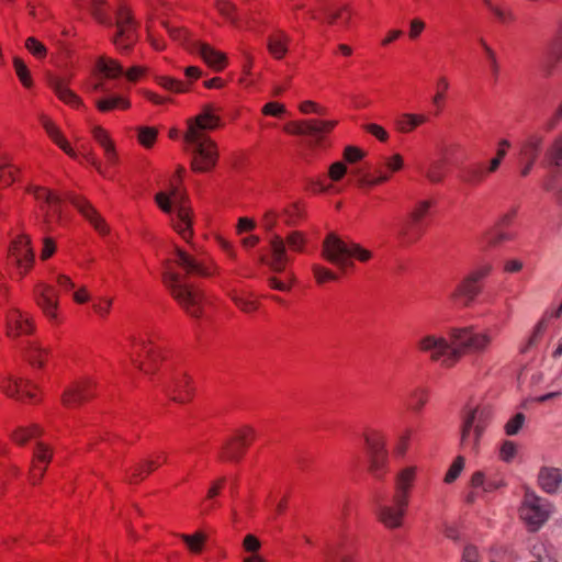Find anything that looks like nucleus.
I'll use <instances>...</instances> for the list:
<instances>
[{"label": "nucleus", "mask_w": 562, "mask_h": 562, "mask_svg": "<svg viewBox=\"0 0 562 562\" xmlns=\"http://www.w3.org/2000/svg\"><path fill=\"white\" fill-rule=\"evenodd\" d=\"M42 434V429L37 425H32L29 428L19 427L13 434L12 439L19 445H25L31 438H35Z\"/></svg>", "instance_id": "obj_41"}, {"label": "nucleus", "mask_w": 562, "mask_h": 562, "mask_svg": "<svg viewBox=\"0 0 562 562\" xmlns=\"http://www.w3.org/2000/svg\"><path fill=\"white\" fill-rule=\"evenodd\" d=\"M481 45L486 54V57L488 59V63H490V68H491V71H492V75L494 77V79L496 80L497 77H498V74H499V65H498V61H497V58H496V54L495 52L486 44L485 41L481 40Z\"/></svg>", "instance_id": "obj_56"}, {"label": "nucleus", "mask_w": 562, "mask_h": 562, "mask_svg": "<svg viewBox=\"0 0 562 562\" xmlns=\"http://www.w3.org/2000/svg\"><path fill=\"white\" fill-rule=\"evenodd\" d=\"M245 448L246 446H243L240 442L236 441L235 438H233L224 445L223 458H226L231 461H238L243 457Z\"/></svg>", "instance_id": "obj_44"}, {"label": "nucleus", "mask_w": 562, "mask_h": 562, "mask_svg": "<svg viewBox=\"0 0 562 562\" xmlns=\"http://www.w3.org/2000/svg\"><path fill=\"white\" fill-rule=\"evenodd\" d=\"M133 344L135 347H138L140 349L142 353H144L146 356L148 366H147V363H145L143 361H138L137 359H132V361L137 366V368L140 371L145 372L146 374H149L151 372V367L154 366V363L157 361V358H158L157 352L154 350L153 347H150L151 341L149 339H144V338H139V339L134 338Z\"/></svg>", "instance_id": "obj_28"}, {"label": "nucleus", "mask_w": 562, "mask_h": 562, "mask_svg": "<svg viewBox=\"0 0 562 562\" xmlns=\"http://www.w3.org/2000/svg\"><path fill=\"white\" fill-rule=\"evenodd\" d=\"M416 477V468L407 467L401 470L395 476V487L394 494L392 497L404 501L406 503L409 502L411 490L415 482Z\"/></svg>", "instance_id": "obj_24"}, {"label": "nucleus", "mask_w": 562, "mask_h": 562, "mask_svg": "<svg viewBox=\"0 0 562 562\" xmlns=\"http://www.w3.org/2000/svg\"><path fill=\"white\" fill-rule=\"evenodd\" d=\"M11 256L15 259V263L23 277L33 266L34 251L31 247V238L29 235H19L11 245Z\"/></svg>", "instance_id": "obj_15"}, {"label": "nucleus", "mask_w": 562, "mask_h": 562, "mask_svg": "<svg viewBox=\"0 0 562 562\" xmlns=\"http://www.w3.org/2000/svg\"><path fill=\"white\" fill-rule=\"evenodd\" d=\"M92 135L103 149L108 148V146L114 145L108 132L100 126L93 127Z\"/></svg>", "instance_id": "obj_62"}, {"label": "nucleus", "mask_w": 562, "mask_h": 562, "mask_svg": "<svg viewBox=\"0 0 562 562\" xmlns=\"http://www.w3.org/2000/svg\"><path fill=\"white\" fill-rule=\"evenodd\" d=\"M25 47L29 52L37 58L46 56V47L35 37H29L25 42Z\"/></svg>", "instance_id": "obj_58"}, {"label": "nucleus", "mask_w": 562, "mask_h": 562, "mask_svg": "<svg viewBox=\"0 0 562 562\" xmlns=\"http://www.w3.org/2000/svg\"><path fill=\"white\" fill-rule=\"evenodd\" d=\"M159 464L153 460H145L136 464L128 479L130 483H135L143 480L151 471H154Z\"/></svg>", "instance_id": "obj_40"}, {"label": "nucleus", "mask_w": 562, "mask_h": 562, "mask_svg": "<svg viewBox=\"0 0 562 562\" xmlns=\"http://www.w3.org/2000/svg\"><path fill=\"white\" fill-rule=\"evenodd\" d=\"M35 299L37 305L48 318H57L56 311L58 307V299L52 286L38 285L35 290Z\"/></svg>", "instance_id": "obj_25"}, {"label": "nucleus", "mask_w": 562, "mask_h": 562, "mask_svg": "<svg viewBox=\"0 0 562 562\" xmlns=\"http://www.w3.org/2000/svg\"><path fill=\"white\" fill-rule=\"evenodd\" d=\"M166 27H167L168 33L170 34V36L173 40L179 41L181 44L186 45L187 48L192 52L193 42H198V41L191 38V36L187 30L170 27V26H166Z\"/></svg>", "instance_id": "obj_49"}, {"label": "nucleus", "mask_w": 562, "mask_h": 562, "mask_svg": "<svg viewBox=\"0 0 562 562\" xmlns=\"http://www.w3.org/2000/svg\"><path fill=\"white\" fill-rule=\"evenodd\" d=\"M369 453V472L376 479L382 480L387 472L389 457L385 449V440L380 435L366 437Z\"/></svg>", "instance_id": "obj_9"}, {"label": "nucleus", "mask_w": 562, "mask_h": 562, "mask_svg": "<svg viewBox=\"0 0 562 562\" xmlns=\"http://www.w3.org/2000/svg\"><path fill=\"white\" fill-rule=\"evenodd\" d=\"M47 82L63 102L75 108L82 105L81 99L74 91L68 89L67 81L64 78L48 75Z\"/></svg>", "instance_id": "obj_26"}, {"label": "nucleus", "mask_w": 562, "mask_h": 562, "mask_svg": "<svg viewBox=\"0 0 562 562\" xmlns=\"http://www.w3.org/2000/svg\"><path fill=\"white\" fill-rule=\"evenodd\" d=\"M215 7L223 16H225L232 23H236V18L234 14L236 11L235 4H233L228 0H216Z\"/></svg>", "instance_id": "obj_53"}, {"label": "nucleus", "mask_w": 562, "mask_h": 562, "mask_svg": "<svg viewBox=\"0 0 562 562\" xmlns=\"http://www.w3.org/2000/svg\"><path fill=\"white\" fill-rule=\"evenodd\" d=\"M411 408L415 412L422 411L424 405L427 403L428 393L425 389H415L411 395Z\"/></svg>", "instance_id": "obj_52"}, {"label": "nucleus", "mask_w": 562, "mask_h": 562, "mask_svg": "<svg viewBox=\"0 0 562 562\" xmlns=\"http://www.w3.org/2000/svg\"><path fill=\"white\" fill-rule=\"evenodd\" d=\"M285 243L290 249L294 251H302L305 244V238L300 232H292L288 235L285 240L279 235L271 236L269 241L271 258L267 261V265L274 272L284 271L285 265L289 261Z\"/></svg>", "instance_id": "obj_8"}, {"label": "nucleus", "mask_w": 562, "mask_h": 562, "mask_svg": "<svg viewBox=\"0 0 562 562\" xmlns=\"http://www.w3.org/2000/svg\"><path fill=\"white\" fill-rule=\"evenodd\" d=\"M42 125L45 128L48 136L70 157H76V153L70 147L69 143L63 137L60 131L55 126V124L48 120L46 116L41 117Z\"/></svg>", "instance_id": "obj_33"}, {"label": "nucleus", "mask_w": 562, "mask_h": 562, "mask_svg": "<svg viewBox=\"0 0 562 562\" xmlns=\"http://www.w3.org/2000/svg\"><path fill=\"white\" fill-rule=\"evenodd\" d=\"M179 537L188 546L189 550L192 553H200L206 540V536L201 531H198L192 536L182 533Z\"/></svg>", "instance_id": "obj_43"}, {"label": "nucleus", "mask_w": 562, "mask_h": 562, "mask_svg": "<svg viewBox=\"0 0 562 562\" xmlns=\"http://www.w3.org/2000/svg\"><path fill=\"white\" fill-rule=\"evenodd\" d=\"M451 339L460 351V358L465 351L483 352L492 342V336L488 333H474L470 327L454 328L451 330Z\"/></svg>", "instance_id": "obj_10"}, {"label": "nucleus", "mask_w": 562, "mask_h": 562, "mask_svg": "<svg viewBox=\"0 0 562 562\" xmlns=\"http://www.w3.org/2000/svg\"><path fill=\"white\" fill-rule=\"evenodd\" d=\"M157 137V130L154 127H139L138 130V140L145 147H150L155 143Z\"/></svg>", "instance_id": "obj_55"}, {"label": "nucleus", "mask_w": 562, "mask_h": 562, "mask_svg": "<svg viewBox=\"0 0 562 562\" xmlns=\"http://www.w3.org/2000/svg\"><path fill=\"white\" fill-rule=\"evenodd\" d=\"M420 171L429 182L440 183L446 177V162L443 160H432L426 168H422Z\"/></svg>", "instance_id": "obj_37"}, {"label": "nucleus", "mask_w": 562, "mask_h": 562, "mask_svg": "<svg viewBox=\"0 0 562 562\" xmlns=\"http://www.w3.org/2000/svg\"><path fill=\"white\" fill-rule=\"evenodd\" d=\"M164 390L172 401L186 403L192 393L190 378L184 373H176L164 383Z\"/></svg>", "instance_id": "obj_17"}, {"label": "nucleus", "mask_w": 562, "mask_h": 562, "mask_svg": "<svg viewBox=\"0 0 562 562\" xmlns=\"http://www.w3.org/2000/svg\"><path fill=\"white\" fill-rule=\"evenodd\" d=\"M220 121L211 104L204 105L200 114L188 120L184 140L190 147L193 171L209 172L215 167L218 159L217 146L205 132L217 128Z\"/></svg>", "instance_id": "obj_1"}, {"label": "nucleus", "mask_w": 562, "mask_h": 562, "mask_svg": "<svg viewBox=\"0 0 562 562\" xmlns=\"http://www.w3.org/2000/svg\"><path fill=\"white\" fill-rule=\"evenodd\" d=\"M490 11L496 16V19L502 23H510L515 20V14L510 9H505L494 4L491 7Z\"/></svg>", "instance_id": "obj_59"}, {"label": "nucleus", "mask_w": 562, "mask_h": 562, "mask_svg": "<svg viewBox=\"0 0 562 562\" xmlns=\"http://www.w3.org/2000/svg\"><path fill=\"white\" fill-rule=\"evenodd\" d=\"M156 81L160 87L170 92L180 93L188 90L187 86L182 81L168 76H159L156 78Z\"/></svg>", "instance_id": "obj_47"}, {"label": "nucleus", "mask_w": 562, "mask_h": 562, "mask_svg": "<svg viewBox=\"0 0 562 562\" xmlns=\"http://www.w3.org/2000/svg\"><path fill=\"white\" fill-rule=\"evenodd\" d=\"M346 172H347V167L341 161L334 162L329 167V170H328L329 178L333 181H339L340 179H342V177L346 175Z\"/></svg>", "instance_id": "obj_63"}, {"label": "nucleus", "mask_w": 562, "mask_h": 562, "mask_svg": "<svg viewBox=\"0 0 562 562\" xmlns=\"http://www.w3.org/2000/svg\"><path fill=\"white\" fill-rule=\"evenodd\" d=\"M164 282L170 290L172 297L192 317H200L202 313L203 294L200 290L189 285L179 273L167 272Z\"/></svg>", "instance_id": "obj_7"}, {"label": "nucleus", "mask_w": 562, "mask_h": 562, "mask_svg": "<svg viewBox=\"0 0 562 562\" xmlns=\"http://www.w3.org/2000/svg\"><path fill=\"white\" fill-rule=\"evenodd\" d=\"M13 65H14L15 72H16L20 81L22 82V85L26 88H30L32 86V78H31L30 71H29L26 65L24 64V61L18 57H15L13 59Z\"/></svg>", "instance_id": "obj_51"}, {"label": "nucleus", "mask_w": 562, "mask_h": 562, "mask_svg": "<svg viewBox=\"0 0 562 562\" xmlns=\"http://www.w3.org/2000/svg\"><path fill=\"white\" fill-rule=\"evenodd\" d=\"M363 128L368 133H370L373 136H375L380 142H386L387 138H389L387 132L382 126H380L378 124H374V123L366 124L363 126Z\"/></svg>", "instance_id": "obj_64"}, {"label": "nucleus", "mask_w": 562, "mask_h": 562, "mask_svg": "<svg viewBox=\"0 0 562 562\" xmlns=\"http://www.w3.org/2000/svg\"><path fill=\"white\" fill-rule=\"evenodd\" d=\"M408 503L392 497L389 503L376 499V518L387 529H397L403 526Z\"/></svg>", "instance_id": "obj_11"}, {"label": "nucleus", "mask_w": 562, "mask_h": 562, "mask_svg": "<svg viewBox=\"0 0 562 562\" xmlns=\"http://www.w3.org/2000/svg\"><path fill=\"white\" fill-rule=\"evenodd\" d=\"M337 121H323V120H305L291 122L284 126V131L294 135H306L313 138L314 143L318 145L324 135L331 132L336 126Z\"/></svg>", "instance_id": "obj_12"}, {"label": "nucleus", "mask_w": 562, "mask_h": 562, "mask_svg": "<svg viewBox=\"0 0 562 562\" xmlns=\"http://www.w3.org/2000/svg\"><path fill=\"white\" fill-rule=\"evenodd\" d=\"M430 200H423L417 202L415 209L411 213L409 220L405 222L398 229V237L404 243L416 241L423 234L420 223L424 216L431 207Z\"/></svg>", "instance_id": "obj_13"}, {"label": "nucleus", "mask_w": 562, "mask_h": 562, "mask_svg": "<svg viewBox=\"0 0 562 562\" xmlns=\"http://www.w3.org/2000/svg\"><path fill=\"white\" fill-rule=\"evenodd\" d=\"M525 415L522 413H517L514 417H512L505 425V432L508 436H515L521 429L525 423Z\"/></svg>", "instance_id": "obj_54"}, {"label": "nucleus", "mask_w": 562, "mask_h": 562, "mask_svg": "<svg viewBox=\"0 0 562 562\" xmlns=\"http://www.w3.org/2000/svg\"><path fill=\"white\" fill-rule=\"evenodd\" d=\"M493 267L491 263H483L476 268H474L468 276L473 278L474 281L481 283L486 277L492 272Z\"/></svg>", "instance_id": "obj_61"}, {"label": "nucleus", "mask_w": 562, "mask_h": 562, "mask_svg": "<svg viewBox=\"0 0 562 562\" xmlns=\"http://www.w3.org/2000/svg\"><path fill=\"white\" fill-rule=\"evenodd\" d=\"M550 164L560 167L562 166V135L557 137L547 151Z\"/></svg>", "instance_id": "obj_48"}, {"label": "nucleus", "mask_w": 562, "mask_h": 562, "mask_svg": "<svg viewBox=\"0 0 562 562\" xmlns=\"http://www.w3.org/2000/svg\"><path fill=\"white\" fill-rule=\"evenodd\" d=\"M52 449L43 443L37 442L33 453V465L31 469V480L33 484H36L43 477L47 464L52 459Z\"/></svg>", "instance_id": "obj_23"}, {"label": "nucleus", "mask_w": 562, "mask_h": 562, "mask_svg": "<svg viewBox=\"0 0 562 562\" xmlns=\"http://www.w3.org/2000/svg\"><path fill=\"white\" fill-rule=\"evenodd\" d=\"M176 254L177 265L181 267L187 274L209 276L206 268L202 263L198 262L193 257L179 248H177Z\"/></svg>", "instance_id": "obj_30"}, {"label": "nucleus", "mask_w": 562, "mask_h": 562, "mask_svg": "<svg viewBox=\"0 0 562 562\" xmlns=\"http://www.w3.org/2000/svg\"><path fill=\"white\" fill-rule=\"evenodd\" d=\"M30 192L37 201H43L49 206L46 214L43 215V229L48 232L52 223L61 218L63 201L60 196L54 194L50 190L43 187H32Z\"/></svg>", "instance_id": "obj_14"}, {"label": "nucleus", "mask_w": 562, "mask_h": 562, "mask_svg": "<svg viewBox=\"0 0 562 562\" xmlns=\"http://www.w3.org/2000/svg\"><path fill=\"white\" fill-rule=\"evenodd\" d=\"M417 349L443 368H451L460 360L459 348L452 341L451 335L449 339L432 334L425 335L418 339Z\"/></svg>", "instance_id": "obj_6"}, {"label": "nucleus", "mask_w": 562, "mask_h": 562, "mask_svg": "<svg viewBox=\"0 0 562 562\" xmlns=\"http://www.w3.org/2000/svg\"><path fill=\"white\" fill-rule=\"evenodd\" d=\"M289 42V36L279 32L276 35H271L268 37L267 47L269 53L276 58L281 59L288 52L286 43Z\"/></svg>", "instance_id": "obj_36"}, {"label": "nucleus", "mask_w": 562, "mask_h": 562, "mask_svg": "<svg viewBox=\"0 0 562 562\" xmlns=\"http://www.w3.org/2000/svg\"><path fill=\"white\" fill-rule=\"evenodd\" d=\"M464 468V458L459 456L454 459L453 463L450 465L449 470L445 475V483L451 484L453 483L460 475Z\"/></svg>", "instance_id": "obj_50"}, {"label": "nucleus", "mask_w": 562, "mask_h": 562, "mask_svg": "<svg viewBox=\"0 0 562 562\" xmlns=\"http://www.w3.org/2000/svg\"><path fill=\"white\" fill-rule=\"evenodd\" d=\"M324 13L328 24H337L342 27H347L351 18V13L347 7L339 9L325 8Z\"/></svg>", "instance_id": "obj_38"}, {"label": "nucleus", "mask_w": 562, "mask_h": 562, "mask_svg": "<svg viewBox=\"0 0 562 562\" xmlns=\"http://www.w3.org/2000/svg\"><path fill=\"white\" fill-rule=\"evenodd\" d=\"M407 117H411V113H404L394 121L395 127L400 133H411L416 128L414 121Z\"/></svg>", "instance_id": "obj_57"}, {"label": "nucleus", "mask_w": 562, "mask_h": 562, "mask_svg": "<svg viewBox=\"0 0 562 562\" xmlns=\"http://www.w3.org/2000/svg\"><path fill=\"white\" fill-rule=\"evenodd\" d=\"M553 512L554 505L551 501L538 495L531 488L525 490L518 514L529 532L540 530L550 519Z\"/></svg>", "instance_id": "obj_4"}, {"label": "nucleus", "mask_w": 562, "mask_h": 562, "mask_svg": "<svg viewBox=\"0 0 562 562\" xmlns=\"http://www.w3.org/2000/svg\"><path fill=\"white\" fill-rule=\"evenodd\" d=\"M482 285L470 278L464 277L451 293V299L463 307L470 306L481 293Z\"/></svg>", "instance_id": "obj_21"}, {"label": "nucleus", "mask_w": 562, "mask_h": 562, "mask_svg": "<svg viewBox=\"0 0 562 562\" xmlns=\"http://www.w3.org/2000/svg\"><path fill=\"white\" fill-rule=\"evenodd\" d=\"M537 484L548 495H557L562 488V469L542 465L537 475Z\"/></svg>", "instance_id": "obj_18"}, {"label": "nucleus", "mask_w": 562, "mask_h": 562, "mask_svg": "<svg viewBox=\"0 0 562 562\" xmlns=\"http://www.w3.org/2000/svg\"><path fill=\"white\" fill-rule=\"evenodd\" d=\"M89 5L92 15L99 23L115 27L112 36L115 47L122 53L130 52L138 40V23L132 12L125 7H120L115 11V21H113L105 10L104 0H90Z\"/></svg>", "instance_id": "obj_2"}, {"label": "nucleus", "mask_w": 562, "mask_h": 562, "mask_svg": "<svg viewBox=\"0 0 562 562\" xmlns=\"http://www.w3.org/2000/svg\"><path fill=\"white\" fill-rule=\"evenodd\" d=\"M490 416L491 411L488 407L476 406L469 411L463 419V424L473 427L475 430L483 434L487 426Z\"/></svg>", "instance_id": "obj_29"}, {"label": "nucleus", "mask_w": 562, "mask_h": 562, "mask_svg": "<svg viewBox=\"0 0 562 562\" xmlns=\"http://www.w3.org/2000/svg\"><path fill=\"white\" fill-rule=\"evenodd\" d=\"M543 137L538 134L530 135L521 145L520 154L525 160L535 162L541 150Z\"/></svg>", "instance_id": "obj_34"}, {"label": "nucleus", "mask_w": 562, "mask_h": 562, "mask_svg": "<svg viewBox=\"0 0 562 562\" xmlns=\"http://www.w3.org/2000/svg\"><path fill=\"white\" fill-rule=\"evenodd\" d=\"M314 277L318 283H324L325 281L336 280L337 276L327 268H324L319 265L313 266Z\"/></svg>", "instance_id": "obj_60"}, {"label": "nucleus", "mask_w": 562, "mask_h": 562, "mask_svg": "<svg viewBox=\"0 0 562 562\" xmlns=\"http://www.w3.org/2000/svg\"><path fill=\"white\" fill-rule=\"evenodd\" d=\"M155 200L162 212L170 214L172 206L177 209L176 218H171L172 225L178 234L184 239L189 240L192 236L191 229V211L186 205L187 195L178 187L173 186L169 194L159 192L156 194Z\"/></svg>", "instance_id": "obj_5"}, {"label": "nucleus", "mask_w": 562, "mask_h": 562, "mask_svg": "<svg viewBox=\"0 0 562 562\" xmlns=\"http://www.w3.org/2000/svg\"><path fill=\"white\" fill-rule=\"evenodd\" d=\"M482 432H479L473 427L462 424L460 446L463 451L474 452L479 451L480 440Z\"/></svg>", "instance_id": "obj_31"}, {"label": "nucleus", "mask_w": 562, "mask_h": 562, "mask_svg": "<svg viewBox=\"0 0 562 562\" xmlns=\"http://www.w3.org/2000/svg\"><path fill=\"white\" fill-rule=\"evenodd\" d=\"M95 106L101 112H108L116 108H130V101L121 95H111L95 101Z\"/></svg>", "instance_id": "obj_39"}, {"label": "nucleus", "mask_w": 562, "mask_h": 562, "mask_svg": "<svg viewBox=\"0 0 562 562\" xmlns=\"http://www.w3.org/2000/svg\"><path fill=\"white\" fill-rule=\"evenodd\" d=\"M97 69L108 79H115L124 75V68L117 60L104 56L98 59Z\"/></svg>", "instance_id": "obj_35"}, {"label": "nucleus", "mask_w": 562, "mask_h": 562, "mask_svg": "<svg viewBox=\"0 0 562 562\" xmlns=\"http://www.w3.org/2000/svg\"><path fill=\"white\" fill-rule=\"evenodd\" d=\"M562 61V41L552 38L548 46V63L543 67L546 77H551Z\"/></svg>", "instance_id": "obj_32"}, {"label": "nucleus", "mask_w": 562, "mask_h": 562, "mask_svg": "<svg viewBox=\"0 0 562 562\" xmlns=\"http://www.w3.org/2000/svg\"><path fill=\"white\" fill-rule=\"evenodd\" d=\"M7 335L18 337L31 334L33 325L31 321L18 308L10 310L5 315Z\"/></svg>", "instance_id": "obj_22"}, {"label": "nucleus", "mask_w": 562, "mask_h": 562, "mask_svg": "<svg viewBox=\"0 0 562 562\" xmlns=\"http://www.w3.org/2000/svg\"><path fill=\"white\" fill-rule=\"evenodd\" d=\"M192 53L199 54L207 65L216 70H222L226 65L225 55L205 43L193 42Z\"/></svg>", "instance_id": "obj_27"}, {"label": "nucleus", "mask_w": 562, "mask_h": 562, "mask_svg": "<svg viewBox=\"0 0 562 562\" xmlns=\"http://www.w3.org/2000/svg\"><path fill=\"white\" fill-rule=\"evenodd\" d=\"M322 256L341 270L353 267L352 258L359 262H368L373 252L355 241H345L336 234L326 236L322 245Z\"/></svg>", "instance_id": "obj_3"}, {"label": "nucleus", "mask_w": 562, "mask_h": 562, "mask_svg": "<svg viewBox=\"0 0 562 562\" xmlns=\"http://www.w3.org/2000/svg\"><path fill=\"white\" fill-rule=\"evenodd\" d=\"M46 350L36 344H30L25 357L33 367H43Z\"/></svg>", "instance_id": "obj_46"}, {"label": "nucleus", "mask_w": 562, "mask_h": 562, "mask_svg": "<svg viewBox=\"0 0 562 562\" xmlns=\"http://www.w3.org/2000/svg\"><path fill=\"white\" fill-rule=\"evenodd\" d=\"M532 555L537 562H559L557 550L552 546L535 547Z\"/></svg>", "instance_id": "obj_42"}, {"label": "nucleus", "mask_w": 562, "mask_h": 562, "mask_svg": "<svg viewBox=\"0 0 562 562\" xmlns=\"http://www.w3.org/2000/svg\"><path fill=\"white\" fill-rule=\"evenodd\" d=\"M94 395L92 382L90 380H80L72 382L65 389L61 401L68 408H74L88 401Z\"/></svg>", "instance_id": "obj_16"}, {"label": "nucleus", "mask_w": 562, "mask_h": 562, "mask_svg": "<svg viewBox=\"0 0 562 562\" xmlns=\"http://www.w3.org/2000/svg\"><path fill=\"white\" fill-rule=\"evenodd\" d=\"M36 386L27 379L10 375L5 384L2 385L3 392L18 401L34 400Z\"/></svg>", "instance_id": "obj_19"}, {"label": "nucleus", "mask_w": 562, "mask_h": 562, "mask_svg": "<svg viewBox=\"0 0 562 562\" xmlns=\"http://www.w3.org/2000/svg\"><path fill=\"white\" fill-rule=\"evenodd\" d=\"M67 199L93 225L95 231L103 235L109 232L106 223L89 201L72 194H68Z\"/></svg>", "instance_id": "obj_20"}, {"label": "nucleus", "mask_w": 562, "mask_h": 562, "mask_svg": "<svg viewBox=\"0 0 562 562\" xmlns=\"http://www.w3.org/2000/svg\"><path fill=\"white\" fill-rule=\"evenodd\" d=\"M342 543H327L324 550L327 560L337 559L338 562H353L352 558L348 554L341 553Z\"/></svg>", "instance_id": "obj_45"}]
</instances>
